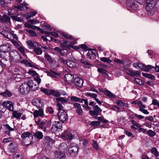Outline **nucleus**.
Wrapping results in <instances>:
<instances>
[{
  "label": "nucleus",
  "mask_w": 159,
  "mask_h": 159,
  "mask_svg": "<svg viewBox=\"0 0 159 159\" xmlns=\"http://www.w3.org/2000/svg\"><path fill=\"white\" fill-rule=\"evenodd\" d=\"M21 138L23 139V143L26 146H29L33 143V135L29 132H24L21 135Z\"/></svg>",
  "instance_id": "1"
},
{
  "label": "nucleus",
  "mask_w": 159,
  "mask_h": 159,
  "mask_svg": "<svg viewBox=\"0 0 159 159\" xmlns=\"http://www.w3.org/2000/svg\"><path fill=\"white\" fill-rule=\"evenodd\" d=\"M36 124L41 129H43V131H46V129L49 127L51 125V122L50 120L41 121L40 120H38L35 121Z\"/></svg>",
  "instance_id": "2"
},
{
  "label": "nucleus",
  "mask_w": 159,
  "mask_h": 159,
  "mask_svg": "<svg viewBox=\"0 0 159 159\" xmlns=\"http://www.w3.org/2000/svg\"><path fill=\"white\" fill-rule=\"evenodd\" d=\"M157 0H148L146 7V10L149 15L153 14V11L155 9Z\"/></svg>",
  "instance_id": "3"
},
{
  "label": "nucleus",
  "mask_w": 159,
  "mask_h": 159,
  "mask_svg": "<svg viewBox=\"0 0 159 159\" xmlns=\"http://www.w3.org/2000/svg\"><path fill=\"white\" fill-rule=\"evenodd\" d=\"M31 83V81L29 80L26 83L22 84L19 88L20 93L22 94H28L30 91V86Z\"/></svg>",
  "instance_id": "4"
},
{
  "label": "nucleus",
  "mask_w": 159,
  "mask_h": 159,
  "mask_svg": "<svg viewBox=\"0 0 159 159\" xmlns=\"http://www.w3.org/2000/svg\"><path fill=\"white\" fill-rule=\"evenodd\" d=\"M123 2H125L127 6L133 10H136L138 9V6L134 0H123Z\"/></svg>",
  "instance_id": "5"
},
{
  "label": "nucleus",
  "mask_w": 159,
  "mask_h": 159,
  "mask_svg": "<svg viewBox=\"0 0 159 159\" xmlns=\"http://www.w3.org/2000/svg\"><path fill=\"white\" fill-rule=\"evenodd\" d=\"M57 115L59 120L62 123H64L68 119L67 114L65 111L61 110L59 111Z\"/></svg>",
  "instance_id": "6"
},
{
  "label": "nucleus",
  "mask_w": 159,
  "mask_h": 159,
  "mask_svg": "<svg viewBox=\"0 0 159 159\" xmlns=\"http://www.w3.org/2000/svg\"><path fill=\"white\" fill-rule=\"evenodd\" d=\"M28 48L30 49H34L37 46H40V44L37 42L28 40L26 41Z\"/></svg>",
  "instance_id": "7"
},
{
  "label": "nucleus",
  "mask_w": 159,
  "mask_h": 159,
  "mask_svg": "<svg viewBox=\"0 0 159 159\" xmlns=\"http://www.w3.org/2000/svg\"><path fill=\"white\" fill-rule=\"evenodd\" d=\"M11 49V46L9 43L3 44L0 46V50L1 52H8Z\"/></svg>",
  "instance_id": "8"
},
{
  "label": "nucleus",
  "mask_w": 159,
  "mask_h": 159,
  "mask_svg": "<svg viewBox=\"0 0 159 159\" xmlns=\"http://www.w3.org/2000/svg\"><path fill=\"white\" fill-rule=\"evenodd\" d=\"M62 137L67 140H71L74 138L73 134L70 133L68 130L64 131L62 134Z\"/></svg>",
  "instance_id": "9"
},
{
  "label": "nucleus",
  "mask_w": 159,
  "mask_h": 159,
  "mask_svg": "<svg viewBox=\"0 0 159 159\" xmlns=\"http://www.w3.org/2000/svg\"><path fill=\"white\" fill-rule=\"evenodd\" d=\"M73 83L77 87H81L83 83V80L79 78L75 77L74 79Z\"/></svg>",
  "instance_id": "10"
},
{
  "label": "nucleus",
  "mask_w": 159,
  "mask_h": 159,
  "mask_svg": "<svg viewBox=\"0 0 159 159\" xmlns=\"http://www.w3.org/2000/svg\"><path fill=\"white\" fill-rule=\"evenodd\" d=\"M32 104L33 105L36 106L37 107H41L43 106V103L42 102L40 99H35L33 100Z\"/></svg>",
  "instance_id": "11"
},
{
  "label": "nucleus",
  "mask_w": 159,
  "mask_h": 159,
  "mask_svg": "<svg viewBox=\"0 0 159 159\" xmlns=\"http://www.w3.org/2000/svg\"><path fill=\"white\" fill-rule=\"evenodd\" d=\"M33 115L35 118H37L39 116L42 117L44 115L43 110L42 108H40L39 110H36L34 111Z\"/></svg>",
  "instance_id": "12"
},
{
  "label": "nucleus",
  "mask_w": 159,
  "mask_h": 159,
  "mask_svg": "<svg viewBox=\"0 0 159 159\" xmlns=\"http://www.w3.org/2000/svg\"><path fill=\"white\" fill-rule=\"evenodd\" d=\"M54 155L55 157L58 159H65L66 157L65 153L60 151L55 152Z\"/></svg>",
  "instance_id": "13"
},
{
  "label": "nucleus",
  "mask_w": 159,
  "mask_h": 159,
  "mask_svg": "<svg viewBox=\"0 0 159 159\" xmlns=\"http://www.w3.org/2000/svg\"><path fill=\"white\" fill-rule=\"evenodd\" d=\"M64 78L65 81L68 83L73 82L74 79L73 75L70 74H66Z\"/></svg>",
  "instance_id": "14"
},
{
  "label": "nucleus",
  "mask_w": 159,
  "mask_h": 159,
  "mask_svg": "<svg viewBox=\"0 0 159 159\" xmlns=\"http://www.w3.org/2000/svg\"><path fill=\"white\" fill-rule=\"evenodd\" d=\"M3 105L9 110L13 111L14 110V106L12 102H4Z\"/></svg>",
  "instance_id": "15"
},
{
  "label": "nucleus",
  "mask_w": 159,
  "mask_h": 159,
  "mask_svg": "<svg viewBox=\"0 0 159 159\" xmlns=\"http://www.w3.org/2000/svg\"><path fill=\"white\" fill-rule=\"evenodd\" d=\"M86 95L89 97H92L99 104L102 105V102L96 98L97 95L96 94L88 92L86 93Z\"/></svg>",
  "instance_id": "16"
},
{
  "label": "nucleus",
  "mask_w": 159,
  "mask_h": 159,
  "mask_svg": "<svg viewBox=\"0 0 159 159\" xmlns=\"http://www.w3.org/2000/svg\"><path fill=\"white\" fill-rule=\"evenodd\" d=\"M67 145L66 143H62L59 147V151L65 152L67 150Z\"/></svg>",
  "instance_id": "17"
},
{
  "label": "nucleus",
  "mask_w": 159,
  "mask_h": 159,
  "mask_svg": "<svg viewBox=\"0 0 159 159\" xmlns=\"http://www.w3.org/2000/svg\"><path fill=\"white\" fill-rule=\"evenodd\" d=\"M66 64L70 68H75L76 65V63L70 60H66Z\"/></svg>",
  "instance_id": "18"
},
{
  "label": "nucleus",
  "mask_w": 159,
  "mask_h": 159,
  "mask_svg": "<svg viewBox=\"0 0 159 159\" xmlns=\"http://www.w3.org/2000/svg\"><path fill=\"white\" fill-rule=\"evenodd\" d=\"M11 19L15 21L22 22L23 21V18L20 15L17 14L15 16H11Z\"/></svg>",
  "instance_id": "19"
},
{
  "label": "nucleus",
  "mask_w": 159,
  "mask_h": 159,
  "mask_svg": "<svg viewBox=\"0 0 159 159\" xmlns=\"http://www.w3.org/2000/svg\"><path fill=\"white\" fill-rule=\"evenodd\" d=\"M73 106L75 108H77L76 110L77 113L79 115H82L83 111L81 108L80 104L79 103H75L73 104Z\"/></svg>",
  "instance_id": "20"
},
{
  "label": "nucleus",
  "mask_w": 159,
  "mask_h": 159,
  "mask_svg": "<svg viewBox=\"0 0 159 159\" xmlns=\"http://www.w3.org/2000/svg\"><path fill=\"white\" fill-rule=\"evenodd\" d=\"M0 21L2 23L6 22L10 23V18L7 15L4 14L3 16H0Z\"/></svg>",
  "instance_id": "21"
},
{
  "label": "nucleus",
  "mask_w": 159,
  "mask_h": 159,
  "mask_svg": "<svg viewBox=\"0 0 159 159\" xmlns=\"http://www.w3.org/2000/svg\"><path fill=\"white\" fill-rule=\"evenodd\" d=\"M78 148L75 147L74 148H69V152L70 154L73 156H76L77 154Z\"/></svg>",
  "instance_id": "22"
},
{
  "label": "nucleus",
  "mask_w": 159,
  "mask_h": 159,
  "mask_svg": "<svg viewBox=\"0 0 159 159\" xmlns=\"http://www.w3.org/2000/svg\"><path fill=\"white\" fill-rule=\"evenodd\" d=\"M33 137L37 139H40L43 138V135L42 133L40 131H38L35 132L33 134Z\"/></svg>",
  "instance_id": "23"
},
{
  "label": "nucleus",
  "mask_w": 159,
  "mask_h": 159,
  "mask_svg": "<svg viewBox=\"0 0 159 159\" xmlns=\"http://www.w3.org/2000/svg\"><path fill=\"white\" fill-rule=\"evenodd\" d=\"M138 69H140V70H143L144 71L147 72L148 71V65H145L142 63H138Z\"/></svg>",
  "instance_id": "24"
},
{
  "label": "nucleus",
  "mask_w": 159,
  "mask_h": 159,
  "mask_svg": "<svg viewBox=\"0 0 159 159\" xmlns=\"http://www.w3.org/2000/svg\"><path fill=\"white\" fill-rule=\"evenodd\" d=\"M87 55L88 57H89V58L92 60L95 59L96 57V54L94 52H93L91 50L89 51L87 54Z\"/></svg>",
  "instance_id": "25"
},
{
  "label": "nucleus",
  "mask_w": 159,
  "mask_h": 159,
  "mask_svg": "<svg viewBox=\"0 0 159 159\" xmlns=\"http://www.w3.org/2000/svg\"><path fill=\"white\" fill-rule=\"evenodd\" d=\"M40 47V46H37L34 49V53L37 55H40L42 53L43 50Z\"/></svg>",
  "instance_id": "26"
},
{
  "label": "nucleus",
  "mask_w": 159,
  "mask_h": 159,
  "mask_svg": "<svg viewBox=\"0 0 159 159\" xmlns=\"http://www.w3.org/2000/svg\"><path fill=\"white\" fill-rule=\"evenodd\" d=\"M25 31L31 37H35L38 36L36 32L32 30L29 29L25 30Z\"/></svg>",
  "instance_id": "27"
},
{
  "label": "nucleus",
  "mask_w": 159,
  "mask_h": 159,
  "mask_svg": "<svg viewBox=\"0 0 159 159\" xmlns=\"http://www.w3.org/2000/svg\"><path fill=\"white\" fill-rule=\"evenodd\" d=\"M29 81H32V83L31 84H30V89H31L33 91H35L37 90L39 87V84H38L37 85L34 84L33 81L32 80H29Z\"/></svg>",
  "instance_id": "28"
},
{
  "label": "nucleus",
  "mask_w": 159,
  "mask_h": 159,
  "mask_svg": "<svg viewBox=\"0 0 159 159\" xmlns=\"http://www.w3.org/2000/svg\"><path fill=\"white\" fill-rule=\"evenodd\" d=\"M148 71L150 70L153 71L156 70L157 72H159V66H156V67H155L150 65H148Z\"/></svg>",
  "instance_id": "29"
},
{
  "label": "nucleus",
  "mask_w": 159,
  "mask_h": 159,
  "mask_svg": "<svg viewBox=\"0 0 159 159\" xmlns=\"http://www.w3.org/2000/svg\"><path fill=\"white\" fill-rule=\"evenodd\" d=\"M45 141L49 145H52L54 143V140L49 136L45 137Z\"/></svg>",
  "instance_id": "30"
},
{
  "label": "nucleus",
  "mask_w": 159,
  "mask_h": 159,
  "mask_svg": "<svg viewBox=\"0 0 159 159\" xmlns=\"http://www.w3.org/2000/svg\"><path fill=\"white\" fill-rule=\"evenodd\" d=\"M50 94H52L56 97H59L61 95L60 92L53 89L50 90Z\"/></svg>",
  "instance_id": "31"
},
{
  "label": "nucleus",
  "mask_w": 159,
  "mask_h": 159,
  "mask_svg": "<svg viewBox=\"0 0 159 159\" xmlns=\"http://www.w3.org/2000/svg\"><path fill=\"white\" fill-rule=\"evenodd\" d=\"M151 152L156 157H157L159 155V152H158L157 148L155 147H154L152 148Z\"/></svg>",
  "instance_id": "32"
},
{
  "label": "nucleus",
  "mask_w": 159,
  "mask_h": 159,
  "mask_svg": "<svg viewBox=\"0 0 159 159\" xmlns=\"http://www.w3.org/2000/svg\"><path fill=\"white\" fill-rule=\"evenodd\" d=\"M93 110L95 111L98 115L102 111L101 109L98 107V105H96L95 104H94V105L93 106Z\"/></svg>",
  "instance_id": "33"
},
{
  "label": "nucleus",
  "mask_w": 159,
  "mask_h": 159,
  "mask_svg": "<svg viewBox=\"0 0 159 159\" xmlns=\"http://www.w3.org/2000/svg\"><path fill=\"white\" fill-rule=\"evenodd\" d=\"M0 95L6 97H11L12 94L11 93L7 90H6L4 92L0 93Z\"/></svg>",
  "instance_id": "34"
},
{
  "label": "nucleus",
  "mask_w": 159,
  "mask_h": 159,
  "mask_svg": "<svg viewBox=\"0 0 159 159\" xmlns=\"http://www.w3.org/2000/svg\"><path fill=\"white\" fill-rule=\"evenodd\" d=\"M22 114V113L16 111H14L12 113V115L13 116L17 118H19L20 117Z\"/></svg>",
  "instance_id": "35"
},
{
  "label": "nucleus",
  "mask_w": 159,
  "mask_h": 159,
  "mask_svg": "<svg viewBox=\"0 0 159 159\" xmlns=\"http://www.w3.org/2000/svg\"><path fill=\"white\" fill-rule=\"evenodd\" d=\"M17 37L14 34L9 31L7 36L6 38L12 40L15 38L16 39H17Z\"/></svg>",
  "instance_id": "36"
},
{
  "label": "nucleus",
  "mask_w": 159,
  "mask_h": 159,
  "mask_svg": "<svg viewBox=\"0 0 159 159\" xmlns=\"http://www.w3.org/2000/svg\"><path fill=\"white\" fill-rule=\"evenodd\" d=\"M6 133H9L11 131L14 130V129L11 127L8 124L4 125Z\"/></svg>",
  "instance_id": "37"
},
{
  "label": "nucleus",
  "mask_w": 159,
  "mask_h": 159,
  "mask_svg": "<svg viewBox=\"0 0 159 159\" xmlns=\"http://www.w3.org/2000/svg\"><path fill=\"white\" fill-rule=\"evenodd\" d=\"M51 130L53 133H56L57 132H60L62 130L61 129L57 128L52 124V127L51 128Z\"/></svg>",
  "instance_id": "38"
},
{
  "label": "nucleus",
  "mask_w": 159,
  "mask_h": 159,
  "mask_svg": "<svg viewBox=\"0 0 159 159\" xmlns=\"http://www.w3.org/2000/svg\"><path fill=\"white\" fill-rule=\"evenodd\" d=\"M53 124L57 128L61 129L62 127L61 124L59 121H55Z\"/></svg>",
  "instance_id": "39"
},
{
  "label": "nucleus",
  "mask_w": 159,
  "mask_h": 159,
  "mask_svg": "<svg viewBox=\"0 0 159 159\" xmlns=\"http://www.w3.org/2000/svg\"><path fill=\"white\" fill-rule=\"evenodd\" d=\"M98 71L99 73H102L104 76H108V75L106 73L107 71L105 69L102 68H99L98 69Z\"/></svg>",
  "instance_id": "40"
},
{
  "label": "nucleus",
  "mask_w": 159,
  "mask_h": 159,
  "mask_svg": "<svg viewBox=\"0 0 159 159\" xmlns=\"http://www.w3.org/2000/svg\"><path fill=\"white\" fill-rule=\"evenodd\" d=\"M81 99L75 96H72L70 98V100L72 101L75 102H79L80 103H82V100H81Z\"/></svg>",
  "instance_id": "41"
},
{
  "label": "nucleus",
  "mask_w": 159,
  "mask_h": 159,
  "mask_svg": "<svg viewBox=\"0 0 159 159\" xmlns=\"http://www.w3.org/2000/svg\"><path fill=\"white\" fill-rule=\"evenodd\" d=\"M56 100L57 102H61L62 103H66L67 102V100L65 99L64 98L60 97L59 98H56Z\"/></svg>",
  "instance_id": "42"
},
{
  "label": "nucleus",
  "mask_w": 159,
  "mask_h": 159,
  "mask_svg": "<svg viewBox=\"0 0 159 159\" xmlns=\"http://www.w3.org/2000/svg\"><path fill=\"white\" fill-rule=\"evenodd\" d=\"M104 94L106 95L109 97L111 98H114V95L110 91L108 90H105L104 92Z\"/></svg>",
  "instance_id": "43"
},
{
  "label": "nucleus",
  "mask_w": 159,
  "mask_h": 159,
  "mask_svg": "<svg viewBox=\"0 0 159 159\" xmlns=\"http://www.w3.org/2000/svg\"><path fill=\"white\" fill-rule=\"evenodd\" d=\"M133 80L136 83V84L140 85H143V81H141L140 79L138 78H134Z\"/></svg>",
  "instance_id": "44"
},
{
  "label": "nucleus",
  "mask_w": 159,
  "mask_h": 159,
  "mask_svg": "<svg viewBox=\"0 0 159 159\" xmlns=\"http://www.w3.org/2000/svg\"><path fill=\"white\" fill-rule=\"evenodd\" d=\"M100 60L102 61L108 63H110L111 61L108 58L106 57H102L100 58Z\"/></svg>",
  "instance_id": "45"
},
{
  "label": "nucleus",
  "mask_w": 159,
  "mask_h": 159,
  "mask_svg": "<svg viewBox=\"0 0 159 159\" xmlns=\"http://www.w3.org/2000/svg\"><path fill=\"white\" fill-rule=\"evenodd\" d=\"M91 125L95 127L99 126L101 124L100 121H93L91 122Z\"/></svg>",
  "instance_id": "46"
},
{
  "label": "nucleus",
  "mask_w": 159,
  "mask_h": 159,
  "mask_svg": "<svg viewBox=\"0 0 159 159\" xmlns=\"http://www.w3.org/2000/svg\"><path fill=\"white\" fill-rule=\"evenodd\" d=\"M92 145L93 148L96 150H98L99 149V147L97 141L94 140H93Z\"/></svg>",
  "instance_id": "47"
},
{
  "label": "nucleus",
  "mask_w": 159,
  "mask_h": 159,
  "mask_svg": "<svg viewBox=\"0 0 159 159\" xmlns=\"http://www.w3.org/2000/svg\"><path fill=\"white\" fill-rule=\"evenodd\" d=\"M36 14V12L31 11L29 13H27V15L26 16V18L27 19H28L31 17H32L34 16Z\"/></svg>",
  "instance_id": "48"
},
{
  "label": "nucleus",
  "mask_w": 159,
  "mask_h": 159,
  "mask_svg": "<svg viewBox=\"0 0 159 159\" xmlns=\"http://www.w3.org/2000/svg\"><path fill=\"white\" fill-rule=\"evenodd\" d=\"M80 62L84 65L89 66L92 65L90 63H89L86 60L84 59H81L80 60Z\"/></svg>",
  "instance_id": "49"
},
{
  "label": "nucleus",
  "mask_w": 159,
  "mask_h": 159,
  "mask_svg": "<svg viewBox=\"0 0 159 159\" xmlns=\"http://www.w3.org/2000/svg\"><path fill=\"white\" fill-rule=\"evenodd\" d=\"M44 57L50 63H52L53 60L49 55L47 54H45Z\"/></svg>",
  "instance_id": "50"
},
{
  "label": "nucleus",
  "mask_w": 159,
  "mask_h": 159,
  "mask_svg": "<svg viewBox=\"0 0 159 159\" xmlns=\"http://www.w3.org/2000/svg\"><path fill=\"white\" fill-rule=\"evenodd\" d=\"M57 109L59 110V111H60L61 110L63 111H65L64 109V108L62 106L60 103L59 102H57Z\"/></svg>",
  "instance_id": "51"
},
{
  "label": "nucleus",
  "mask_w": 159,
  "mask_h": 159,
  "mask_svg": "<svg viewBox=\"0 0 159 159\" xmlns=\"http://www.w3.org/2000/svg\"><path fill=\"white\" fill-rule=\"evenodd\" d=\"M147 133L151 137H153L156 134V133L152 130H148Z\"/></svg>",
  "instance_id": "52"
},
{
  "label": "nucleus",
  "mask_w": 159,
  "mask_h": 159,
  "mask_svg": "<svg viewBox=\"0 0 159 159\" xmlns=\"http://www.w3.org/2000/svg\"><path fill=\"white\" fill-rule=\"evenodd\" d=\"M41 91L47 95H50V90H48L47 89L42 88L41 89Z\"/></svg>",
  "instance_id": "53"
},
{
  "label": "nucleus",
  "mask_w": 159,
  "mask_h": 159,
  "mask_svg": "<svg viewBox=\"0 0 159 159\" xmlns=\"http://www.w3.org/2000/svg\"><path fill=\"white\" fill-rule=\"evenodd\" d=\"M28 22L29 23L33 25H35L36 24L39 23V21L38 20L35 19L29 20L28 21Z\"/></svg>",
  "instance_id": "54"
},
{
  "label": "nucleus",
  "mask_w": 159,
  "mask_h": 159,
  "mask_svg": "<svg viewBox=\"0 0 159 159\" xmlns=\"http://www.w3.org/2000/svg\"><path fill=\"white\" fill-rule=\"evenodd\" d=\"M28 73L30 75L35 76L38 75L35 71L32 70H29Z\"/></svg>",
  "instance_id": "55"
},
{
  "label": "nucleus",
  "mask_w": 159,
  "mask_h": 159,
  "mask_svg": "<svg viewBox=\"0 0 159 159\" xmlns=\"http://www.w3.org/2000/svg\"><path fill=\"white\" fill-rule=\"evenodd\" d=\"M68 51L67 50L65 49L61 48L60 52V53L61 55L64 56L66 54Z\"/></svg>",
  "instance_id": "56"
},
{
  "label": "nucleus",
  "mask_w": 159,
  "mask_h": 159,
  "mask_svg": "<svg viewBox=\"0 0 159 159\" xmlns=\"http://www.w3.org/2000/svg\"><path fill=\"white\" fill-rule=\"evenodd\" d=\"M78 148V146L77 144L74 143H71L69 146V148H74L75 147Z\"/></svg>",
  "instance_id": "57"
},
{
  "label": "nucleus",
  "mask_w": 159,
  "mask_h": 159,
  "mask_svg": "<svg viewBox=\"0 0 159 159\" xmlns=\"http://www.w3.org/2000/svg\"><path fill=\"white\" fill-rule=\"evenodd\" d=\"M137 75H140V73L138 71H134L132 70L130 75L136 76Z\"/></svg>",
  "instance_id": "58"
},
{
  "label": "nucleus",
  "mask_w": 159,
  "mask_h": 159,
  "mask_svg": "<svg viewBox=\"0 0 159 159\" xmlns=\"http://www.w3.org/2000/svg\"><path fill=\"white\" fill-rule=\"evenodd\" d=\"M18 50L24 56L25 55V53L24 48L21 46H19Z\"/></svg>",
  "instance_id": "59"
},
{
  "label": "nucleus",
  "mask_w": 159,
  "mask_h": 159,
  "mask_svg": "<svg viewBox=\"0 0 159 159\" xmlns=\"http://www.w3.org/2000/svg\"><path fill=\"white\" fill-rule=\"evenodd\" d=\"M46 34H47L48 35L51 34L52 36H54L55 37H58L59 35L57 34L55 32H49L47 31Z\"/></svg>",
  "instance_id": "60"
},
{
  "label": "nucleus",
  "mask_w": 159,
  "mask_h": 159,
  "mask_svg": "<svg viewBox=\"0 0 159 159\" xmlns=\"http://www.w3.org/2000/svg\"><path fill=\"white\" fill-rule=\"evenodd\" d=\"M25 25L27 27L33 29L35 30L36 29V26L32 25L28 23H25Z\"/></svg>",
  "instance_id": "61"
},
{
  "label": "nucleus",
  "mask_w": 159,
  "mask_h": 159,
  "mask_svg": "<svg viewBox=\"0 0 159 159\" xmlns=\"http://www.w3.org/2000/svg\"><path fill=\"white\" fill-rule=\"evenodd\" d=\"M43 29L45 30H47V31H50L52 30L51 27L49 25L43 26Z\"/></svg>",
  "instance_id": "62"
},
{
  "label": "nucleus",
  "mask_w": 159,
  "mask_h": 159,
  "mask_svg": "<svg viewBox=\"0 0 159 159\" xmlns=\"http://www.w3.org/2000/svg\"><path fill=\"white\" fill-rule=\"evenodd\" d=\"M139 111L145 114L148 115L149 114V112L147 110L144 109V108H142L140 107V108H139Z\"/></svg>",
  "instance_id": "63"
},
{
  "label": "nucleus",
  "mask_w": 159,
  "mask_h": 159,
  "mask_svg": "<svg viewBox=\"0 0 159 159\" xmlns=\"http://www.w3.org/2000/svg\"><path fill=\"white\" fill-rule=\"evenodd\" d=\"M152 104L153 105H157V106L159 105V101L157 100L156 99H154L152 100Z\"/></svg>",
  "instance_id": "64"
}]
</instances>
